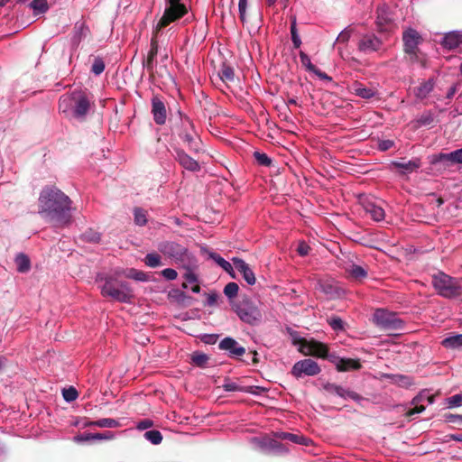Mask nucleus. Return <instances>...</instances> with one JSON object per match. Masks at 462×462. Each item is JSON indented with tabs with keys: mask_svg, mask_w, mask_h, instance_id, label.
Listing matches in <instances>:
<instances>
[{
	"mask_svg": "<svg viewBox=\"0 0 462 462\" xmlns=\"http://www.w3.org/2000/svg\"><path fill=\"white\" fill-rule=\"evenodd\" d=\"M73 201L54 186L42 189L38 199V213L46 222L63 227L72 221Z\"/></svg>",
	"mask_w": 462,
	"mask_h": 462,
	"instance_id": "f257e3e1",
	"label": "nucleus"
},
{
	"mask_svg": "<svg viewBox=\"0 0 462 462\" xmlns=\"http://www.w3.org/2000/svg\"><path fill=\"white\" fill-rule=\"evenodd\" d=\"M422 37L414 29L409 28L402 33L403 51L406 60L411 63H419L421 67H426L427 57L419 49V44L422 42Z\"/></svg>",
	"mask_w": 462,
	"mask_h": 462,
	"instance_id": "f03ea898",
	"label": "nucleus"
},
{
	"mask_svg": "<svg viewBox=\"0 0 462 462\" xmlns=\"http://www.w3.org/2000/svg\"><path fill=\"white\" fill-rule=\"evenodd\" d=\"M431 284L437 293L443 298L454 299L461 295L460 281L443 272H439L431 276Z\"/></svg>",
	"mask_w": 462,
	"mask_h": 462,
	"instance_id": "7ed1b4c3",
	"label": "nucleus"
},
{
	"mask_svg": "<svg viewBox=\"0 0 462 462\" xmlns=\"http://www.w3.org/2000/svg\"><path fill=\"white\" fill-rule=\"evenodd\" d=\"M175 132L189 151L195 153L202 151L201 140L194 129L193 122L188 116L180 117V125L175 126Z\"/></svg>",
	"mask_w": 462,
	"mask_h": 462,
	"instance_id": "20e7f679",
	"label": "nucleus"
},
{
	"mask_svg": "<svg viewBox=\"0 0 462 462\" xmlns=\"http://www.w3.org/2000/svg\"><path fill=\"white\" fill-rule=\"evenodd\" d=\"M233 310L239 319L250 325H255L262 319V312L257 305L247 297H243L233 305Z\"/></svg>",
	"mask_w": 462,
	"mask_h": 462,
	"instance_id": "39448f33",
	"label": "nucleus"
},
{
	"mask_svg": "<svg viewBox=\"0 0 462 462\" xmlns=\"http://www.w3.org/2000/svg\"><path fill=\"white\" fill-rule=\"evenodd\" d=\"M373 322L376 327L385 331H397L403 328V321L395 313L389 312L383 309L375 310L373 316Z\"/></svg>",
	"mask_w": 462,
	"mask_h": 462,
	"instance_id": "423d86ee",
	"label": "nucleus"
},
{
	"mask_svg": "<svg viewBox=\"0 0 462 462\" xmlns=\"http://www.w3.org/2000/svg\"><path fill=\"white\" fill-rule=\"evenodd\" d=\"M187 13L188 9L184 4H168V6L165 8L162 16L156 24V33H158L162 29L167 27L171 23L182 18Z\"/></svg>",
	"mask_w": 462,
	"mask_h": 462,
	"instance_id": "0eeeda50",
	"label": "nucleus"
},
{
	"mask_svg": "<svg viewBox=\"0 0 462 462\" xmlns=\"http://www.w3.org/2000/svg\"><path fill=\"white\" fill-rule=\"evenodd\" d=\"M321 372L319 364L312 359H303L296 362L291 368V374L299 379L303 375L315 376Z\"/></svg>",
	"mask_w": 462,
	"mask_h": 462,
	"instance_id": "6e6552de",
	"label": "nucleus"
},
{
	"mask_svg": "<svg viewBox=\"0 0 462 462\" xmlns=\"http://www.w3.org/2000/svg\"><path fill=\"white\" fill-rule=\"evenodd\" d=\"M158 250L165 256L171 258L175 263L183 262L184 257L188 253L185 246L172 241L160 243Z\"/></svg>",
	"mask_w": 462,
	"mask_h": 462,
	"instance_id": "1a4fd4ad",
	"label": "nucleus"
},
{
	"mask_svg": "<svg viewBox=\"0 0 462 462\" xmlns=\"http://www.w3.org/2000/svg\"><path fill=\"white\" fill-rule=\"evenodd\" d=\"M383 43L382 40L374 33H365L361 35L357 43L358 51L365 54L380 51L383 49Z\"/></svg>",
	"mask_w": 462,
	"mask_h": 462,
	"instance_id": "9d476101",
	"label": "nucleus"
},
{
	"mask_svg": "<svg viewBox=\"0 0 462 462\" xmlns=\"http://www.w3.org/2000/svg\"><path fill=\"white\" fill-rule=\"evenodd\" d=\"M299 345L300 352L305 356H313L322 358V356L327 354L328 346L314 339L307 340L305 338H300L299 340Z\"/></svg>",
	"mask_w": 462,
	"mask_h": 462,
	"instance_id": "9b49d317",
	"label": "nucleus"
},
{
	"mask_svg": "<svg viewBox=\"0 0 462 462\" xmlns=\"http://www.w3.org/2000/svg\"><path fill=\"white\" fill-rule=\"evenodd\" d=\"M151 103V113L155 124L159 125H164L167 119V108L165 103L159 96H153Z\"/></svg>",
	"mask_w": 462,
	"mask_h": 462,
	"instance_id": "f8f14e48",
	"label": "nucleus"
},
{
	"mask_svg": "<svg viewBox=\"0 0 462 462\" xmlns=\"http://www.w3.org/2000/svg\"><path fill=\"white\" fill-rule=\"evenodd\" d=\"M421 166V160L419 157H414L411 160L405 161H393L391 162V167L399 170L400 175H405L416 171Z\"/></svg>",
	"mask_w": 462,
	"mask_h": 462,
	"instance_id": "ddd939ff",
	"label": "nucleus"
},
{
	"mask_svg": "<svg viewBox=\"0 0 462 462\" xmlns=\"http://www.w3.org/2000/svg\"><path fill=\"white\" fill-rule=\"evenodd\" d=\"M219 349L228 352V356L233 358L242 356L245 353V348L239 346L237 341L230 337L222 339L218 345Z\"/></svg>",
	"mask_w": 462,
	"mask_h": 462,
	"instance_id": "4468645a",
	"label": "nucleus"
},
{
	"mask_svg": "<svg viewBox=\"0 0 462 462\" xmlns=\"http://www.w3.org/2000/svg\"><path fill=\"white\" fill-rule=\"evenodd\" d=\"M324 390L331 394H337L344 399L350 398L357 402L365 400L360 394L354 391L346 390L340 385H337L335 383H327L323 386Z\"/></svg>",
	"mask_w": 462,
	"mask_h": 462,
	"instance_id": "2eb2a0df",
	"label": "nucleus"
},
{
	"mask_svg": "<svg viewBox=\"0 0 462 462\" xmlns=\"http://www.w3.org/2000/svg\"><path fill=\"white\" fill-rule=\"evenodd\" d=\"M376 20L375 24L377 27V31L380 32H383L388 31L390 25L393 23V16L389 12L388 7L385 5L379 6L376 10Z\"/></svg>",
	"mask_w": 462,
	"mask_h": 462,
	"instance_id": "dca6fc26",
	"label": "nucleus"
},
{
	"mask_svg": "<svg viewBox=\"0 0 462 462\" xmlns=\"http://www.w3.org/2000/svg\"><path fill=\"white\" fill-rule=\"evenodd\" d=\"M175 159L181 167L192 172L200 171L199 163L189 155H188L182 149L175 150Z\"/></svg>",
	"mask_w": 462,
	"mask_h": 462,
	"instance_id": "f3484780",
	"label": "nucleus"
},
{
	"mask_svg": "<svg viewBox=\"0 0 462 462\" xmlns=\"http://www.w3.org/2000/svg\"><path fill=\"white\" fill-rule=\"evenodd\" d=\"M430 163L435 167L436 171H443L454 165L449 153H436L429 156Z\"/></svg>",
	"mask_w": 462,
	"mask_h": 462,
	"instance_id": "a211bd4d",
	"label": "nucleus"
},
{
	"mask_svg": "<svg viewBox=\"0 0 462 462\" xmlns=\"http://www.w3.org/2000/svg\"><path fill=\"white\" fill-rule=\"evenodd\" d=\"M232 262L236 269L243 274L245 281L249 285H254L256 282V278L248 263H246L243 259L238 257L232 258Z\"/></svg>",
	"mask_w": 462,
	"mask_h": 462,
	"instance_id": "6ab92c4d",
	"label": "nucleus"
},
{
	"mask_svg": "<svg viewBox=\"0 0 462 462\" xmlns=\"http://www.w3.org/2000/svg\"><path fill=\"white\" fill-rule=\"evenodd\" d=\"M260 447L269 450L273 451L276 454L283 455L289 451V448L282 443L274 439H271L268 437L263 438L260 441Z\"/></svg>",
	"mask_w": 462,
	"mask_h": 462,
	"instance_id": "aec40b11",
	"label": "nucleus"
},
{
	"mask_svg": "<svg viewBox=\"0 0 462 462\" xmlns=\"http://www.w3.org/2000/svg\"><path fill=\"white\" fill-rule=\"evenodd\" d=\"M273 436L277 439L288 440L292 443L300 444L303 446H309L311 443V439L306 438L302 434H293L290 432L277 431L273 433Z\"/></svg>",
	"mask_w": 462,
	"mask_h": 462,
	"instance_id": "412c9836",
	"label": "nucleus"
},
{
	"mask_svg": "<svg viewBox=\"0 0 462 462\" xmlns=\"http://www.w3.org/2000/svg\"><path fill=\"white\" fill-rule=\"evenodd\" d=\"M364 209L374 221H382L384 219L385 212L382 206L374 201H365L363 203Z\"/></svg>",
	"mask_w": 462,
	"mask_h": 462,
	"instance_id": "4be33fe9",
	"label": "nucleus"
},
{
	"mask_svg": "<svg viewBox=\"0 0 462 462\" xmlns=\"http://www.w3.org/2000/svg\"><path fill=\"white\" fill-rule=\"evenodd\" d=\"M351 91L356 96L365 99H370L376 95V90L374 88L366 87L357 81L352 84Z\"/></svg>",
	"mask_w": 462,
	"mask_h": 462,
	"instance_id": "5701e85b",
	"label": "nucleus"
},
{
	"mask_svg": "<svg viewBox=\"0 0 462 462\" xmlns=\"http://www.w3.org/2000/svg\"><path fill=\"white\" fill-rule=\"evenodd\" d=\"M345 272L347 273L348 277L355 281H363L367 277V270L355 263H350L345 266Z\"/></svg>",
	"mask_w": 462,
	"mask_h": 462,
	"instance_id": "b1692460",
	"label": "nucleus"
},
{
	"mask_svg": "<svg viewBox=\"0 0 462 462\" xmlns=\"http://www.w3.org/2000/svg\"><path fill=\"white\" fill-rule=\"evenodd\" d=\"M89 101L85 96H79L75 99L73 116L77 118H83L89 110Z\"/></svg>",
	"mask_w": 462,
	"mask_h": 462,
	"instance_id": "393cba45",
	"label": "nucleus"
},
{
	"mask_svg": "<svg viewBox=\"0 0 462 462\" xmlns=\"http://www.w3.org/2000/svg\"><path fill=\"white\" fill-rule=\"evenodd\" d=\"M435 86V81L433 79H429L426 81H422L420 86L414 88L413 93L415 97L419 99L426 98L429 94L433 90Z\"/></svg>",
	"mask_w": 462,
	"mask_h": 462,
	"instance_id": "a878e982",
	"label": "nucleus"
},
{
	"mask_svg": "<svg viewBox=\"0 0 462 462\" xmlns=\"http://www.w3.org/2000/svg\"><path fill=\"white\" fill-rule=\"evenodd\" d=\"M102 284L98 287L104 297H109L112 300H116V280L113 277L105 279L104 282L100 281Z\"/></svg>",
	"mask_w": 462,
	"mask_h": 462,
	"instance_id": "bb28decb",
	"label": "nucleus"
},
{
	"mask_svg": "<svg viewBox=\"0 0 462 462\" xmlns=\"http://www.w3.org/2000/svg\"><path fill=\"white\" fill-rule=\"evenodd\" d=\"M362 367L358 359L342 358L337 362V371L346 372L350 370H359Z\"/></svg>",
	"mask_w": 462,
	"mask_h": 462,
	"instance_id": "cd10ccee",
	"label": "nucleus"
},
{
	"mask_svg": "<svg viewBox=\"0 0 462 462\" xmlns=\"http://www.w3.org/2000/svg\"><path fill=\"white\" fill-rule=\"evenodd\" d=\"M17 272L26 273L31 269L30 258L23 253L18 254L14 258Z\"/></svg>",
	"mask_w": 462,
	"mask_h": 462,
	"instance_id": "c85d7f7f",
	"label": "nucleus"
},
{
	"mask_svg": "<svg viewBox=\"0 0 462 462\" xmlns=\"http://www.w3.org/2000/svg\"><path fill=\"white\" fill-rule=\"evenodd\" d=\"M462 42V38L456 32H449L445 35L442 41V45L449 50L455 49Z\"/></svg>",
	"mask_w": 462,
	"mask_h": 462,
	"instance_id": "c756f323",
	"label": "nucleus"
},
{
	"mask_svg": "<svg viewBox=\"0 0 462 462\" xmlns=\"http://www.w3.org/2000/svg\"><path fill=\"white\" fill-rule=\"evenodd\" d=\"M209 257L214 260L220 267H222L227 273H229L232 278L236 277L233 266L229 262L226 261L218 254L214 252L209 254Z\"/></svg>",
	"mask_w": 462,
	"mask_h": 462,
	"instance_id": "7c9ffc66",
	"label": "nucleus"
},
{
	"mask_svg": "<svg viewBox=\"0 0 462 462\" xmlns=\"http://www.w3.org/2000/svg\"><path fill=\"white\" fill-rule=\"evenodd\" d=\"M83 427L97 426L100 428H113L116 426V420L114 419H100L97 420H84Z\"/></svg>",
	"mask_w": 462,
	"mask_h": 462,
	"instance_id": "2f4dec72",
	"label": "nucleus"
},
{
	"mask_svg": "<svg viewBox=\"0 0 462 462\" xmlns=\"http://www.w3.org/2000/svg\"><path fill=\"white\" fill-rule=\"evenodd\" d=\"M143 262L150 268H157L163 265L162 256L156 252L147 254Z\"/></svg>",
	"mask_w": 462,
	"mask_h": 462,
	"instance_id": "473e14b6",
	"label": "nucleus"
},
{
	"mask_svg": "<svg viewBox=\"0 0 462 462\" xmlns=\"http://www.w3.org/2000/svg\"><path fill=\"white\" fill-rule=\"evenodd\" d=\"M442 346L449 349H457L462 346V334L454 335L442 340Z\"/></svg>",
	"mask_w": 462,
	"mask_h": 462,
	"instance_id": "72a5a7b5",
	"label": "nucleus"
},
{
	"mask_svg": "<svg viewBox=\"0 0 462 462\" xmlns=\"http://www.w3.org/2000/svg\"><path fill=\"white\" fill-rule=\"evenodd\" d=\"M218 75L222 81L224 82H232L235 79V71L233 68L223 63L221 69H219Z\"/></svg>",
	"mask_w": 462,
	"mask_h": 462,
	"instance_id": "f704fd0d",
	"label": "nucleus"
},
{
	"mask_svg": "<svg viewBox=\"0 0 462 462\" xmlns=\"http://www.w3.org/2000/svg\"><path fill=\"white\" fill-rule=\"evenodd\" d=\"M29 7L33 10L34 14H44L49 9L47 0H32L29 4Z\"/></svg>",
	"mask_w": 462,
	"mask_h": 462,
	"instance_id": "c9c22d12",
	"label": "nucleus"
},
{
	"mask_svg": "<svg viewBox=\"0 0 462 462\" xmlns=\"http://www.w3.org/2000/svg\"><path fill=\"white\" fill-rule=\"evenodd\" d=\"M133 297V291L123 282L117 283V301H126Z\"/></svg>",
	"mask_w": 462,
	"mask_h": 462,
	"instance_id": "e433bc0d",
	"label": "nucleus"
},
{
	"mask_svg": "<svg viewBox=\"0 0 462 462\" xmlns=\"http://www.w3.org/2000/svg\"><path fill=\"white\" fill-rule=\"evenodd\" d=\"M143 437L153 445H158L162 441V435L157 430H152L144 432Z\"/></svg>",
	"mask_w": 462,
	"mask_h": 462,
	"instance_id": "4c0bfd02",
	"label": "nucleus"
},
{
	"mask_svg": "<svg viewBox=\"0 0 462 462\" xmlns=\"http://www.w3.org/2000/svg\"><path fill=\"white\" fill-rule=\"evenodd\" d=\"M134 223L137 226H143L147 223L146 211L141 208H134Z\"/></svg>",
	"mask_w": 462,
	"mask_h": 462,
	"instance_id": "58836bf2",
	"label": "nucleus"
},
{
	"mask_svg": "<svg viewBox=\"0 0 462 462\" xmlns=\"http://www.w3.org/2000/svg\"><path fill=\"white\" fill-rule=\"evenodd\" d=\"M320 290L330 298L338 295V288L331 282H321L319 284Z\"/></svg>",
	"mask_w": 462,
	"mask_h": 462,
	"instance_id": "ea45409f",
	"label": "nucleus"
},
{
	"mask_svg": "<svg viewBox=\"0 0 462 462\" xmlns=\"http://www.w3.org/2000/svg\"><path fill=\"white\" fill-rule=\"evenodd\" d=\"M254 158L261 166L269 167L272 165L273 162L272 159L264 152H254Z\"/></svg>",
	"mask_w": 462,
	"mask_h": 462,
	"instance_id": "a19ab883",
	"label": "nucleus"
},
{
	"mask_svg": "<svg viewBox=\"0 0 462 462\" xmlns=\"http://www.w3.org/2000/svg\"><path fill=\"white\" fill-rule=\"evenodd\" d=\"M239 286L236 282H228L224 288V293L228 299H233L237 296Z\"/></svg>",
	"mask_w": 462,
	"mask_h": 462,
	"instance_id": "79ce46f5",
	"label": "nucleus"
},
{
	"mask_svg": "<svg viewBox=\"0 0 462 462\" xmlns=\"http://www.w3.org/2000/svg\"><path fill=\"white\" fill-rule=\"evenodd\" d=\"M127 277L136 281L146 282L148 281L149 275L143 271L131 268L128 270Z\"/></svg>",
	"mask_w": 462,
	"mask_h": 462,
	"instance_id": "37998d69",
	"label": "nucleus"
},
{
	"mask_svg": "<svg viewBox=\"0 0 462 462\" xmlns=\"http://www.w3.org/2000/svg\"><path fill=\"white\" fill-rule=\"evenodd\" d=\"M300 62L305 69L310 71L313 72L316 71V66L311 63L310 58L308 54H306L304 51H300Z\"/></svg>",
	"mask_w": 462,
	"mask_h": 462,
	"instance_id": "c03bdc74",
	"label": "nucleus"
},
{
	"mask_svg": "<svg viewBox=\"0 0 462 462\" xmlns=\"http://www.w3.org/2000/svg\"><path fill=\"white\" fill-rule=\"evenodd\" d=\"M191 359L193 364H195L196 365L199 367H204L208 361V356L206 354L195 352L192 355Z\"/></svg>",
	"mask_w": 462,
	"mask_h": 462,
	"instance_id": "a18cd8bd",
	"label": "nucleus"
},
{
	"mask_svg": "<svg viewBox=\"0 0 462 462\" xmlns=\"http://www.w3.org/2000/svg\"><path fill=\"white\" fill-rule=\"evenodd\" d=\"M62 396L65 401L70 402L75 401L78 398L79 393H78V391L73 386H70L67 389H63Z\"/></svg>",
	"mask_w": 462,
	"mask_h": 462,
	"instance_id": "49530a36",
	"label": "nucleus"
},
{
	"mask_svg": "<svg viewBox=\"0 0 462 462\" xmlns=\"http://www.w3.org/2000/svg\"><path fill=\"white\" fill-rule=\"evenodd\" d=\"M434 122L433 115L430 112L423 113L418 119L417 124L419 126L430 125Z\"/></svg>",
	"mask_w": 462,
	"mask_h": 462,
	"instance_id": "de8ad7c7",
	"label": "nucleus"
},
{
	"mask_svg": "<svg viewBox=\"0 0 462 462\" xmlns=\"http://www.w3.org/2000/svg\"><path fill=\"white\" fill-rule=\"evenodd\" d=\"M156 64V58L147 55L146 60L143 62V66L152 77H154V68Z\"/></svg>",
	"mask_w": 462,
	"mask_h": 462,
	"instance_id": "09e8293b",
	"label": "nucleus"
},
{
	"mask_svg": "<svg viewBox=\"0 0 462 462\" xmlns=\"http://www.w3.org/2000/svg\"><path fill=\"white\" fill-rule=\"evenodd\" d=\"M247 5L248 0H239L238 2L239 19L242 22V23H246Z\"/></svg>",
	"mask_w": 462,
	"mask_h": 462,
	"instance_id": "8fccbe9b",
	"label": "nucleus"
},
{
	"mask_svg": "<svg viewBox=\"0 0 462 462\" xmlns=\"http://www.w3.org/2000/svg\"><path fill=\"white\" fill-rule=\"evenodd\" d=\"M328 322L334 330H344V321L339 317L333 316Z\"/></svg>",
	"mask_w": 462,
	"mask_h": 462,
	"instance_id": "3c124183",
	"label": "nucleus"
},
{
	"mask_svg": "<svg viewBox=\"0 0 462 462\" xmlns=\"http://www.w3.org/2000/svg\"><path fill=\"white\" fill-rule=\"evenodd\" d=\"M105 69V62L100 58H96L91 67V71L95 75L101 74Z\"/></svg>",
	"mask_w": 462,
	"mask_h": 462,
	"instance_id": "603ef678",
	"label": "nucleus"
},
{
	"mask_svg": "<svg viewBox=\"0 0 462 462\" xmlns=\"http://www.w3.org/2000/svg\"><path fill=\"white\" fill-rule=\"evenodd\" d=\"M157 36H158V33H156V29H155L153 32L152 40H151V49L148 52V56L156 58V56L158 54L159 45H158Z\"/></svg>",
	"mask_w": 462,
	"mask_h": 462,
	"instance_id": "864d4df0",
	"label": "nucleus"
},
{
	"mask_svg": "<svg viewBox=\"0 0 462 462\" xmlns=\"http://www.w3.org/2000/svg\"><path fill=\"white\" fill-rule=\"evenodd\" d=\"M83 240L97 243L100 240V235L91 229L82 234Z\"/></svg>",
	"mask_w": 462,
	"mask_h": 462,
	"instance_id": "5fc2aeb1",
	"label": "nucleus"
},
{
	"mask_svg": "<svg viewBox=\"0 0 462 462\" xmlns=\"http://www.w3.org/2000/svg\"><path fill=\"white\" fill-rule=\"evenodd\" d=\"M448 408L457 407L462 403V394H455L446 399Z\"/></svg>",
	"mask_w": 462,
	"mask_h": 462,
	"instance_id": "6e6d98bb",
	"label": "nucleus"
},
{
	"mask_svg": "<svg viewBox=\"0 0 462 462\" xmlns=\"http://www.w3.org/2000/svg\"><path fill=\"white\" fill-rule=\"evenodd\" d=\"M352 32H353V30L350 29L349 27H347L345 30H343L338 34V36L337 38V42H338V43H346V42H347L349 41L350 37H351Z\"/></svg>",
	"mask_w": 462,
	"mask_h": 462,
	"instance_id": "4d7b16f0",
	"label": "nucleus"
},
{
	"mask_svg": "<svg viewBox=\"0 0 462 462\" xmlns=\"http://www.w3.org/2000/svg\"><path fill=\"white\" fill-rule=\"evenodd\" d=\"M394 146V142L393 140H379L378 141V149L382 152H385L390 150Z\"/></svg>",
	"mask_w": 462,
	"mask_h": 462,
	"instance_id": "13d9d810",
	"label": "nucleus"
},
{
	"mask_svg": "<svg viewBox=\"0 0 462 462\" xmlns=\"http://www.w3.org/2000/svg\"><path fill=\"white\" fill-rule=\"evenodd\" d=\"M162 275L169 281H173L177 278L178 273L174 269L166 268L161 272Z\"/></svg>",
	"mask_w": 462,
	"mask_h": 462,
	"instance_id": "bf43d9fd",
	"label": "nucleus"
},
{
	"mask_svg": "<svg viewBox=\"0 0 462 462\" xmlns=\"http://www.w3.org/2000/svg\"><path fill=\"white\" fill-rule=\"evenodd\" d=\"M184 278L186 280L185 282H183L182 286L184 288H187L188 287V284L187 283H195L197 282V276L194 273H192L191 271H188L185 275H184Z\"/></svg>",
	"mask_w": 462,
	"mask_h": 462,
	"instance_id": "052dcab7",
	"label": "nucleus"
},
{
	"mask_svg": "<svg viewBox=\"0 0 462 462\" xmlns=\"http://www.w3.org/2000/svg\"><path fill=\"white\" fill-rule=\"evenodd\" d=\"M310 251V247L305 242H300L298 245L297 252L299 253L300 255H301V256L308 255Z\"/></svg>",
	"mask_w": 462,
	"mask_h": 462,
	"instance_id": "680f3d73",
	"label": "nucleus"
},
{
	"mask_svg": "<svg viewBox=\"0 0 462 462\" xmlns=\"http://www.w3.org/2000/svg\"><path fill=\"white\" fill-rule=\"evenodd\" d=\"M414 405H415V407H414V408L410 409V410L406 412V414H405V415H406V417L411 418V417H412L413 415H415V414H419V413H420V412H422V411H425V406H424V405H419V403H418V404H414Z\"/></svg>",
	"mask_w": 462,
	"mask_h": 462,
	"instance_id": "e2e57ef3",
	"label": "nucleus"
},
{
	"mask_svg": "<svg viewBox=\"0 0 462 462\" xmlns=\"http://www.w3.org/2000/svg\"><path fill=\"white\" fill-rule=\"evenodd\" d=\"M453 164L462 163V148L450 152Z\"/></svg>",
	"mask_w": 462,
	"mask_h": 462,
	"instance_id": "0e129e2a",
	"label": "nucleus"
},
{
	"mask_svg": "<svg viewBox=\"0 0 462 462\" xmlns=\"http://www.w3.org/2000/svg\"><path fill=\"white\" fill-rule=\"evenodd\" d=\"M322 358L327 359L329 362L335 364L337 368V362H338V360L341 359L335 353H329L328 347H327V354H325L324 356H322Z\"/></svg>",
	"mask_w": 462,
	"mask_h": 462,
	"instance_id": "69168bd1",
	"label": "nucleus"
},
{
	"mask_svg": "<svg viewBox=\"0 0 462 462\" xmlns=\"http://www.w3.org/2000/svg\"><path fill=\"white\" fill-rule=\"evenodd\" d=\"M223 388L226 392H240L243 391L242 387L235 383H226L223 384Z\"/></svg>",
	"mask_w": 462,
	"mask_h": 462,
	"instance_id": "338daca9",
	"label": "nucleus"
},
{
	"mask_svg": "<svg viewBox=\"0 0 462 462\" xmlns=\"http://www.w3.org/2000/svg\"><path fill=\"white\" fill-rule=\"evenodd\" d=\"M444 418L448 422L462 421V415L459 414L446 413L444 414Z\"/></svg>",
	"mask_w": 462,
	"mask_h": 462,
	"instance_id": "774afa93",
	"label": "nucleus"
}]
</instances>
